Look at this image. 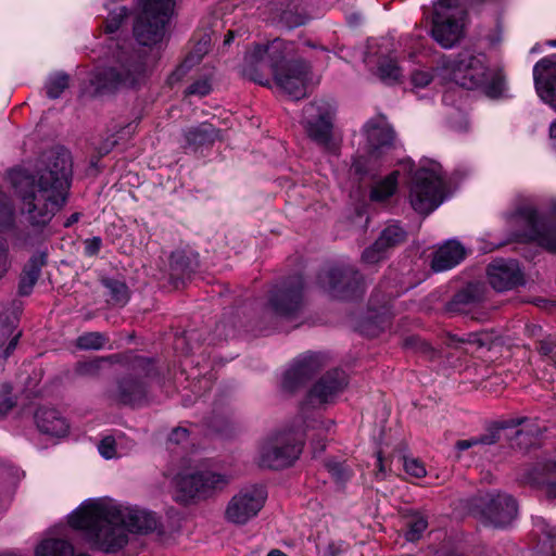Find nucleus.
Returning <instances> with one entry per match:
<instances>
[{"label":"nucleus","instance_id":"1","mask_svg":"<svg viewBox=\"0 0 556 556\" xmlns=\"http://www.w3.org/2000/svg\"><path fill=\"white\" fill-rule=\"evenodd\" d=\"M67 522L91 547L104 553L125 547L129 532L147 533L156 527L151 513L111 497L85 500L68 515Z\"/></svg>","mask_w":556,"mask_h":556},{"label":"nucleus","instance_id":"2","mask_svg":"<svg viewBox=\"0 0 556 556\" xmlns=\"http://www.w3.org/2000/svg\"><path fill=\"white\" fill-rule=\"evenodd\" d=\"M71 159L66 152L53 153L49 164L36 176L24 170L9 173L20 199L22 216L33 228L42 229L64 206L70 189Z\"/></svg>","mask_w":556,"mask_h":556},{"label":"nucleus","instance_id":"3","mask_svg":"<svg viewBox=\"0 0 556 556\" xmlns=\"http://www.w3.org/2000/svg\"><path fill=\"white\" fill-rule=\"evenodd\" d=\"M288 46L280 39L268 45H255L243 60L241 73L261 85H268L265 70L269 68L276 85L294 100L306 96L311 66L303 61H287Z\"/></svg>","mask_w":556,"mask_h":556},{"label":"nucleus","instance_id":"4","mask_svg":"<svg viewBox=\"0 0 556 556\" xmlns=\"http://www.w3.org/2000/svg\"><path fill=\"white\" fill-rule=\"evenodd\" d=\"M443 72L455 84L467 89L483 88L491 97L500 94L503 88L500 73L489 67L484 54L459 53L444 64Z\"/></svg>","mask_w":556,"mask_h":556},{"label":"nucleus","instance_id":"5","mask_svg":"<svg viewBox=\"0 0 556 556\" xmlns=\"http://www.w3.org/2000/svg\"><path fill=\"white\" fill-rule=\"evenodd\" d=\"M552 219H556V200H552L547 211L541 214L530 203L506 214V220L516 228L518 238L556 252V223Z\"/></svg>","mask_w":556,"mask_h":556},{"label":"nucleus","instance_id":"6","mask_svg":"<svg viewBox=\"0 0 556 556\" xmlns=\"http://www.w3.org/2000/svg\"><path fill=\"white\" fill-rule=\"evenodd\" d=\"M412 207L428 215L444 200V179L441 165L431 159H422L415 172L408 194Z\"/></svg>","mask_w":556,"mask_h":556},{"label":"nucleus","instance_id":"7","mask_svg":"<svg viewBox=\"0 0 556 556\" xmlns=\"http://www.w3.org/2000/svg\"><path fill=\"white\" fill-rule=\"evenodd\" d=\"M174 10L173 0H142V10L134 25V34L142 46H155L165 37V27Z\"/></svg>","mask_w":556,"mask_h":556},{"label":"nucleus","instance_id":"8","mask_svg":"<svg viewBox=\"0 0 556 556\" xmlns=\"http://www.w3.org/2000/svg\"><path fill=\"white\" fill-rule=\"evenodd\" d=\"M462 0H437L433 3L432 38L443 48L454 47L464 37L465 13Z\"/></svg>","mask_w":556,"mask_h":556},{"label":"nucleus","instance_id":"9","mask_svg":"<svg viewBox=\"0 0 556 556\" xmlns=\"http://www.w3.org/2000/svg\"><path fill=\"white\" fill-rule=\"evenodd\" d=\"M302 451L299 437L291 431L268 435L260 446L258 464L262 467L281 469L292 465Z\"/></svg>","mask_w":556,"mask_h":556},{"label":"nucleus","instance_id":"10","mask_svg":"<svg viewBox=\"0 0 556 556\" xmlns=\"http://www.w3.org/2000/svg\"><path fill=\"white\" fill-rule=\"evenodd\" d=\"M230 480L231 477L228 475L203 470L178 475L176 485L179 498L189 502L195 498H206L215 492L224 490Z\"/></svg>","mask_w":556,"mask_h":556},{"label":"nucleus","instance_id":"11","mask_svg":"<svg viewBox=\"0 0 556 556\" xmlns=\"http://www.w3.org/2000/svg\"><path fill=\"white\" fill-rule=\"evenodd\" d=\"M267 494L262 486L251 485L238 491L226 505L224 517L227 522L244 526L254 519L265 505Z\"/></svg>","mask_w":556,"mask_h":556},{"label":"nucleus","instance_id":"12","mask_svg":"<svg viewBox=\"0 0 556 556\" xmlns=\"http://www.w3.org/2000/svg\"><path fill=\"white\" fill-rule=\"evenodd\" d=\"M346 386L348 376L344 371H328L309 390L303 409L320 408L333 402Z\"/></svg>","mask_w":556,"mask_h":556},{"label":"nucleus","instance_id":"13","mask_svg":"<svg viewBox=\"0 0 556 556\" xmlns=\"http://www.w3.org/2000/svg\"><path fill=\"white\" fill-rule=\"evenodd\" d=\"M333 112L332 104L321 100L305 106V127L311 138L323 144L330 141Z\"/></svg>","mask_w":556,"mask_h":556},{"label":"nucleus","instance_id":"14","mask_svg":"<svg viewBox=\"0 0 556 556\" xmlns=\"http://www.w3.org/2000/svg\"><path fill=\"white\" fill-rule=\"evenodd\" d=\"M369 159H378L394 143V131L383 116L371 118L364 126Z\"/></svg>","mask_w":556,"mask_h":556},{"label":"nucleus","instance_id":"15","mask_svg":"<svg viewBox=\"0 0 556 556\" xmlns=\"http://www.w3.org/2000/svg\"><path fill=\"white\" fill-rule=\"evenodd\" d=\"M144 76V67L141 63L130 64L124 68L123 74L114 68L98 71L92 75L91 84L96 90L115 88L118 85L135 86Z\"/></svg>","mask_w":556,"mask_h":556},{"label":"nucleus","instance_id":"16","mask_svg":"<svg viewBox=\"0 0 556 556\" xmlns=\"http://www.w3.org/2000/svg\"><path fill=\"white\" fill-rule=\"evenodd\" d=\"M484 522L493 528L509 526L517 516V504L506 494L491 496L483 509Z\"/></svg>","mask_w":556,"mask_h":556},{"label":"nucleus","instance_id":"17","mask_svg":"<svg viewBox=\"0 0 556 556\" xmlns=\"http://www.w3.org/2000/svg\"><path fill=\"white\" fill-rule=\"evenodd\" d=\"M490 285L497 291H506L522 282V274L515 260H495L488 267Z\"/></svg>","mask_w":556,"mask_h":556},{"label":"nucleus","instance_id":"18","mask_svg":"<svg viewBox=\"0 0 556 556\" xmlns=\"http://www.w3.org/2000/svg\"><path fill=\"white\" fill-rule=\"evenodd\" d=\"M535 89L540 98L556 110V63L544 58L533 68Z\"/></svg>","mask_w":556,"mask_h":556},{"label":"nucleus","instance_id":"19","mask_svg":"<svg viewBox=\"0 0 556 556\" xmlns=\"http://www.w3.org/2000/svg\"><path fill=\"white\" fill-rule=\"evenodd\" d=\"M323 367L319 356L309 354L299 358L283 375L282 387L293 391L311 379Z\"/></svg>","mask_w":556,"mask_h":556},{"label":"nucleus","instance_id":"20","mask_svg":"<svg viewBox=\"0 0 556 556\" xmlns=\"http://www.w3.org/2000/svg\"><path fill=\"white\" fill-rule=\"evenodd\" d=\"M465 255L466 250L458 241L448 240L434 253L431 267L434 271L448 270L459 264Z\"/></svg>","mask_w":556,"mask_h":556},{"label":"nucleus","instance_id":"21","mask_svg":"<svg viewBox=\"0 0 556 556\" xmlns=\"http://www.w3.org/2000/svg\"><path fill=\"white\" fill-rule=\"evenodd\" d=\"M40 432L51 437H64L68 432V424L61 414L51 408H39L35 415Z\"/></svg>","mask_w":556,"mask_h":556},{"label":"nucleus","instance_id":"22","mask_svg":"<svg viewBox=\"0 0 556 556\" xmlns=\"http://www.w3.org/2000/svg\"><path fill=\"white\" fill-rule=\"evenodd\" d=\"M301 292L299 289H283L277 291L270 299V306L275 314L291 317L301 306Z\"/></svg>","mask_w":556,"mask_h":556},{"label":"nucleus","instance_id":"23","mask_svg":"<svg viewBox=\"0 0 556 556\" xmlns=\"http://www.w3.org/2000/svg\"><path fill=\"white\" fill-rule=\"evenodd\" d=\"M46 264V255H34L26 264L18 283V292L21 295H28L33 291L38 278L40 277L41 268Z\"/></svg>","mask_w":556,"mask_h":556},{"label":"nucleus","instance_id":"24","mask_svg":"<svg viewBox=\"0 0 556 556\" xmlns=\"http://www.w3.org/2000/svg\"><path fill=\"white\" fill-rule=\"evenodd\" d=\"M351 274L352 270L350 269H330L320 276V285L333 296L346 298L345 289Z\"/></svg>","mask_w":556,"mask_h":556},{"label":"nucleus","instance_id":"25","mask_svg":"<svg viewBox=\"0 0 556 556\" xmlns=\"http://www.w3.org/2000/svg\"><path fill=\"white\" fill-rule=\"evenodd\" d=\"M36 556H74L73 545L62 539H46L35 551Z\"/></svg>","mask_w":556,"mask_h":556},{"label":"nucleus","instance_id":"26","mask_svg":"<svg viewBox=\"0 0 556 556\" xmlns=\"http://www.w3.org/2000/svg\"><path fill=\"white\" fill-rule=\"evenodd\" d=\"M21 331L12 324L0 326V358L7 359L16 349Z\"/></svg>","mask_w":556,"mask_h":556},{"label":"nucleus","instance_id":"27","mask_svg":"<svg viewBox=\"0 0 556 556\" xmlns=\"http://www.w3.org/2000/svg\"><path fill=\"white\" fill-rule=\"evenodd\" d=\"M400 173L397 170L392 172L386 178L376 182L370 191V199L372 201H384L397 189Z\"/></svg>","mask_w":556,"mask_h":556},{"label":"nucleus","instance_id":"28","mask_svg":"<svg viewBox=\"0 0 556 556\" xmlns=\"http://www.w3.org/2000/svg\"><path fill=\"white\" fill-rule=\"evenodd\" d=\"M217 131L212 125L201 124L190 128L186 132V140L190 146L204 144L213 141L217 137Z\"/></svg>","mask_w":556,"mask_h":556},{"label":"nucleus","instance_id":"29","mask_svg":"<svg viewBox=\"0 0 556 556\" xmlns=\"http://www.w3.org/2000/svg\"><path fill=\"white\" fill-rule=\"evenodd\" d=\"M15 225V210L9 198L0 192V231L9 230Z\"/></svg>","mask_w":556,"mask_h":556},{"label":"nucleus","instance_id":"30","mask_svg":"<svg viewBox=\"0 0 556 556\" xmlns=\"http://www.w3.org/2000/svg\"><path fill=\"white\" fill-rule=\"evenodd\" d=\"M405 237L406 232L399 225H390L382 230L377 244L388 249L402 242Z\"/></svg>","mask_w":556,"mask_h":556},{"label":"nucleus","instance_id":"31","mask_svg":"<svg viewBox=\"0 0 556 556\" xmlns=\"http://www.w3.org/2000/svg\"><path fill=\"white\" fill-rule=\"evenodd\" d=\"M378 76L386 84H393L402 76V71L394 60L383 59L378 65Z\"/></svg>","mask_w":556,"mask_h":556},{"label":"nucleus","instance_id":"32","mask_svg":"<svg viewBox=\"0 0 556 556\" xmlns=\"http://www.w3.org/2000/svg\"><path fill=\"white\" fill-rule=\"evenodd\" d=\"M68 87V76L63 73L51 75L46 84L47 94L56 99Z\"/></svg>","mask_w":556,"mask_h":556},{"label":"nucleus","instance_id":"33","mask_svg":"<svg viewBox=\"0 0 556 556\" xmlns=\"http://www.w3.org/2000/svg\"><path fill=\"white\" fill-rule=\"evenodd\" d=\"M408 530L405 533V539L409 542L419 540L428 527V521L424 516H413L407 522Z\"/></svg>","mask_w":556,"mask_h":556},{"label":"nucleus","instance_id":"34","mask_svg":"<svg viewBox=\"0 0 556 556\" xmlns=\"http://www.w3.org/2000/svg\"><path fill=\"white\" fill-rule=\"evenodd\" d=\"M127 15L125 7L114 3L105 21V31L112 34L116 31Z\"/></svg>","mask_w":556,"mask_h":556},{"label":"nucleus","instance_id":"35","mask_svg":"<svg viewBox=\"0 0 556 556\" xmlns=\"http://www.w3.org/2000/svg\"><path fill=\"white\" fill-rule=\"evenodd\" d=\"M105 343L104 337L99 332H89L77 339V346L84 350H99Z\"/></svg>","mask_w":556,"mask_h":556},{"label":"nucleus","instance_id":"36","mask_svg":"<svg viewBox=\"0 0 556 556\" xmlns=\"http://www.w3.org/2000/svg\"><path fill=\"white\" fill-rule=\"evenodd\" d=\"M105 286L115 303L124 305L128 301V289L124 282L110 280L105 282Z\"/></svg>","mask_w":556,"mask_h":556},{"label":"nucleus","instance_id":"37","mask_svg":"<svg viewBox=\"0 0 556 556\" xmlns=\"http://www.w3.org/2000/svg\"><path fill=\"white\" fill-rule=\"evenodd\" d=\"M346 549L342 541H330L324 545H317L318 556H339Z\"/></svg>","mask_w":556,"mask_h":556},{"label":"nucleus","instance_id":"38","mask_svg":"<svg viewBox=\"0 0 556 556\" xmlns=\"http://www.w3.org/2000/svg\"><path fill=\"white\" fill-rule=\"evenodd\" d=\"M98 451L105 459H112L119 456L116 450V442L113 437H105L102 439L98 445Z\"/></svg>","mask_w":556,"mask_h":556},{"label":"nucleus","instance_id":"39","mask_svg":"<svg viewBox=\"0 0 556 556\" xmlns=\"http://www.w3.org/2000/svg\"><path fill=\"white\" fill-rule=\"evenodd\" d=\"M384 254L386 248L378 245L376 241L371 247L364 251L362 257L363 261L367 264H376L384 257Z\"/></svg>","mask_w":556,"mask_h":556},{"label":"nucleus","instance_id":"40","mask_svg":"<svg viewBox=\"0 0 556 556\" xmlns=\"http://www.w3.org/2000/svg\"><path fill=\"white\" fill-rule=\"evenodd\" d=\"M496 442L495 435H484L480 439H469V440H460L456 443V448L459 452H463L465 450H468L477 444H493Z\"/></svg>","mask_w":556,"mask_h":556},{"label":"nucleus","instance_id":"41","mask_svg":"<svg viewBox=\"0 0 556 556\" xmlns=\"http://www.w3.org/2000/svg\"><path fill=\"white\" fill-rule=\"evenodd\" d=\"M404 468L408 475L416 478L425 477L427 473L424 464L416 458H405Z\"/></svg>","mask_w":556,"mask_h":556},{"label":"nucleus","instance_id":"42","mask_svg":"<svg viewBox=\"0 0 556 556\" xmlns=\"http://www.w3.org/2000/svg\"><path fill=\"white\" fill-rule=\"evenodd\" d=\"M11 267L9 245L5 239H0V279H2Z\"/></svg>","mask_w":556,"mask_h":556},{"label":"nucleus","instance_id":"43","mask_svg":"<svg viewBox=\"0 0 556 556\" xmlns=\"http://www.w3.org/2000/svg\"><path fill=\"white\" fill-rule=\"evenodd\" d=\"M521 424H525L523 428L518 430L516 432V434L519 437V435H528V437H531V438H536L540 435L541 433V428L539 427V425L535 422V420H528V419H525V420H521V419H518L516 425H521Z\"/></svg>","mask_w":556,"mask_h":556},{"label":"nucleus","instance_id":"44","mask_svg":"<svg viewBox=\"0 0 556 556\" xmlns=\"http://www.w3.org/2000/svg\"><path fill=\"white\" fill-rule=\"evenodd\" d=\"M433 79V75L428 71H416L412 75V83L417 88H424L428 86Z\"/></svg>","mask_w":556,"mask_h":556},{"label":"nucleus","instance_id":"45","mask_svg":"<svg viewBox=\"0 0 556 556\" xmlns=\"http://www.w3.org/2000/svg\"><path fill=\"white\" fill-rule=\"evenodd\" d=\"M14 404V400L11 396V390L5 387L3 393L0 394V416L7 415Z\"/></svg>","mask_w":556,"mask_h":556},{"label":"nucleus","instance_id":"46","mask_svg":"<svg viewBox=\"0 0 556 556\" xmlns=\"http://www.w3.org/2000/svg\"><path fill=\"white\" fill-rule=\"evenodd\" d=\"M102 241L99 237H93L85 241V254L93 256L99 253Z\"/></svg>","mask_w":556,"mask_h":556},{"label":"nucleus","instance_id":"47","mask_svg":"<svg viewBox=\"0 0 556 556\" xmlns=\"http://www.w3.org/2000/svg\"><path fill=\"white\" fill-rule=\"evenodd\" d=\"M211 86L206 80L197 81L188 88V93L205 96L210 92Z\"/></svg>","mask_w":556,"mask_h":556},{"label":"nucleus","instance_id":"48","mask_svg":"<svg viewBox=\"0 0 556 556\" xmlns=\"http://www.w3.org/2000/svg\"><path fill=\"white\" fill-rule=\"evenodd\" d=\"M352 169L357 175H364L367 174L371 167L367 165V160L364 156H357L352 164Z\"/></svg>","mask_w":556,"mask_h":556},{"label":"nucleus","instance_id":"49","mask_svg":"<svg viewBox=\"0 0 556 556\" xmlns=\"http://www.w3.org/2000/svg\"><path fill=\"white\" fill-rule=\"evenodd\" d=\"M189 433L188 430L185 428H177L175 429L170 435L169 441L176 444L186 442L188 440Z\"/></svg>","mask_w":556,"mask_h":556},{"label":"nucleus","instance_id":"50","mask_svg":"<svg viewBox=\"0 0 556 556\" xmlns=\"http://www.w3.org/2000/svg\"><path fill=\"white\" fill-rule=\"evenodd\" d=\"M466 341L470 344L477 345L478 348L484 346L486 344L484 336L479 333L469 334Z\"/></svg>","mask_w":556,"mask_h":556},{"label":"nucleus","instance_id":"51","mask_svg":"<svg viewBox=\"0 0 556 556\" xmlns=\"http://www.w3.org/2000/svg\"><path fill=\"white\" fill-rule=\"evenodd\" d=\"M549 137H551V140L553 141V144L556 148V122L551 124Z\"/></svg>","mask_w":556,"mask_h":556},{"label":"nucleus","instance_id":"52","mask_svg":"<svg viewBox=\"0 0 556 556\" xmlns=\"http://www.w3.org/2000/svg\"><path fill=\"white\" fill-rule=\"evenodd\" d=\"M78 218H79V214H78V213H74V214H72V215L67 218V220L65 222V224H64V225H65V227H70V226H72L74 223H76V222L78 220Z\"/></svg>","mask_w":556,"mask_h":556},{"label":"nucleus","instance_id":"53","mask_svg":"<svg viewBox=\"0 0 556 556\" xmlns=\"http://www.w3.org/2000/svg\"><path fill=\"white\" fill-rule=\"evenodd\" d=\"M267 556H287L280 549H271Z\"/></svg>","mask_w":556,"mask_h":556},{"label":"nucleus","instance_id":"54","mask_svg":"<svg viewBox=\"0 0 556 556\" xmlns=\"http://www.w3.org/2000/svg\"><path fill=\"white\" fill-rule=\"evenodd\" d=\"M232 40V33L229 31L227 37L225 38V45H228Z\"/></svg>","mask_w":556,"mask_h":556},{"label":"nucleus","instance_id":"55","mask_svg":"<svg viewBox=\"0 0 556 556\" xmlns=\"http://www.w3.org/2000/svg\"><path fill=\"white\" fill-rule=\"evenodd\" d=\"M551 361H552L553 365L556 366V351L553 353Z\"/></svg>","mask_w":556,"mask_h":556},{"label":"nucleus","instance_id":"56","mask_svg":"<svg viewBox=\"0 0 556 556\" xmlns=\"http://www.w3.org/2000/svg\"><path fill=\"white\" fill-rule=\"evenodd\" d=\"M7 505V502L0 497V509L4 508Z\"/></svg>","mask_w":556,"mask_h":556},{"label":"nucleus","instance_id":"57","mask_svg":"<svg viewBox=\"0 0 556 556\" xmlns=\"http://www.w3.org/2000/svg\"><path fill=\"white\" fill-rule=\"evenodd\" d=\"M541 351L544 353V354H547L549 352V350L547 348H545L544 345L541 346Z\"/></svg>","mask_w":556,"mask_h":556},{"label":"nucleus","instance_id":"58","mask_svg":"<svg viewBox=\"0 0 556 556\" xmlns=\"http://www.w3.org/2000/svg\"><path fill=\"white\" fill-rule=\"evenodd\" d=\"M123 401H124V402H128V403H130V402H131V399H128L126 395H123Z\"/></svg>","mask_w":556,"mask_h":556},{"label":"nucleus","instance_id":"59","mask_svg":"<svg viewBox=\"0 0 556 556\" xmlns=\"http://www.w3.org/2000/svg\"><path fill=\"white\" fill-rule=\"evenodd\" d=\"M74 556H91V555L86 554V553H79V554H76V555H74Z\"/></svg>","mask_w":556,"mask_h":556},{"label":"nucleus","instance_id":"60","mask_svg":"<svg viewBox=\"0 0 556 556\" xmlns=\"http://www.w3.org/2000/svg\"><path fill=\"white\" fill-rule=\"evenodd\" d=\"M549 45H551L552 47H556V41H551V42H549Z\"/></svg>","mask_w":556,"mask_h":556},{"label":"nucleus","instance_id":"61","mask_svg":"<svg viewBox=\"0 0 556 556\" xmlns=\"http://www.w3.org/2000/svg\"><path fill=\"white\" fill-rule=\"evenodd\" d=\"M325 448V445H320L319 452H321Z\"/></svg>","mask_w":556,"mask_h":556},{"label":"nucleus","instance_id":"62","mask_svg":"<svg viewBox=\"0 0 556 556\" xmlns=\"http://www.w3.org/2000/svg\"><path fill=\"white\" fill-rule=\"evenodd\" d=\"M553 540L556 542V536H553Z\"/></svg>","mask_w":556,"mask_h":556}]
</instances>
